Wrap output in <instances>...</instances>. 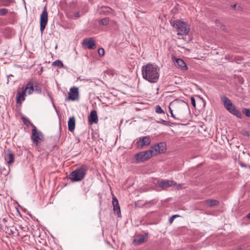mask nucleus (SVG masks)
<instances>
[{
  "mask_svg": "<svg viewBox=\"0 0 250 250\" xmlns=\"http://www.w3.org/2000/svg\"><path fill=\"white\" fill-rule=\"evenodd\" d=\"M155 111L157 113H165L164 111L162 109L160 105H157L156 106Z\"/></svg>",
  "mask_w": 250,
  "mask_h": 250,
  "instance_id": "nucleus-28",
  "label": "nucleus"
},
{
  "mask_svg": "<svg viewBox=\"0 0 250 250\" xmlns=\"http://www.w3.org/2000/svg\"><path fill=\"white\" fill-rule=\"evenodd\" d=\"M221 100L227 110L240 119L242 118V115L241 112L236 108L235 106L232 104L231 101L227 97L223 96L221 97Z\"/></svg>",
  "mask_w": 250,
  "mask_h": 250,
  "instance_id": "nucleus-4",
  "label": "nucleus"
},
{
  "mask_svg": "<svg viewBox=\"0 0 250 250\" xmlns=\"http://www.w3.org/2000/svg\"><path fill=\"white\" fill-rule=\"evenodd\" d=\"M204 203L205 205L209 207L216 206L219 203L218 200L212 199L206 200L204 201Z\"/></svg>",
  "mask_w": 250,
  "mask_h": 250,
  "instance_id": "nucleus-21",
  "label": "nucleus"
},
{
  "mask_svg": "<svg viewBox=\"0 0 250 250\" xmlns=\"http://www.w3.org/2000/svg\"><path fill=\"white\" fill-rule=\"evenodd\" d=\"M151 143V139L150 136H146L140 138L136 143V147L140 149H142L145 146H148Z\"/></svg>",
  "mask_w": 250,
  "mask_h": 250,
  "instance_id": "nucleus-11",
  "label": "nucleus"
},
{
  "mask_svg": "<svg viewBox=\"0 0 250 250\" xmlns=\"http://www.w3.org/2000/svg\"><path fill=\"white\" fill-rule=\"evenodd\" d=\"M8 10L5 8L0 9V16H3L7 13Z\"/></svg>",
  "mask_w": 250,
  "mask_h": 250,
  "instance_id": "nucleus-32",
  "label": "nucleus"
},
{
  "mask_svg": "<svg viewBox=\"0 0 250 250\" xmlns=\"http://www.w3.org/2000/svg\"><path fill=\"white\" fill-rule=\"evenodd\" d=\"M5 159L9 164H12L14 162L15 160L14 155L12 153H9L6 155Z\"/></svg>",
  "mask_w": 250,
  "mask_h": 250,
  "instance_id": "nucleus-22",
  "label": "nucleus"
},
{
  "mask_svg": "<svg viewBox=\"0 0 250 250\" xmlns=\"http://www.w3.org/2000/svg\"><path fill=\"white\" fill-rule=\"evenodd\" d=\"M242 111L247 117H250V110L249 109L244 108Z\"/></svg>",
  "mask_w": 250,
  "mask_h": 250,
  "instance_id": "nucleus-29",
  "label": "nucleus"
},
{
  "mask_svg": "<svg viewBox=\"0 0 250 250\" xmlns=\"http://www.w3.org/2000/svg\"><path fill=\"white\" fill-rule=\"evenodd\" d=\"M83 44L89 49H94L96 47L94 40L91 37L83 39Z\"/></svg>",
  "mask_w": 250,
  "mask_h": 250,
  "instance_id": "nucleus-13",
  "label": "nucleus"
},
{
  "mask_svg": "<svg viewBox=\"0 0 250 250\" xmlns=\"http://www.w3.org/2000/svg\"><path fill=\"white\" fill-rule=\"evenodd\" d=\"M172 106L174 108L175 111L181 117H183L185 112L189 111V108L188 104L183 100H176L170 104L169 107V112L171 115L173 114V110L170 106Z\"/></svg>",
  "mask_w": 250,
  "mask_h": 250,
  "instance_id": "nucleus-2",
  "label": "nucleus"
},
{
  "mask_svg": "<svg viewBox=\"0 0 250 250\" xmlns=\"http://www.w3.org/2000/svg\"><path fill=\"white\" fill-rule=\"evenodd\" d=\"M31 139L33 144L37 146L39 143L43 141L44 137L42 132L38 130L36 126H34L32 130Z\"/></svg>",
  "mask_w": 250,
  "mask_h": 250,
  "instance_id": "nucleus-6",
  "label": "nucleus"
},
{
  "mask_svg": "<svg viewBox=\"0 0 250 250\" xmlns=\"http://www.w3.org/2000/svg\"><path fill=\"white\" fill-rule=\"evenodd\" d=\"M48 21V13L46 6H45L40 16V30L42 33Z\"/></svg>",
  "mask_w": 250,
  "mask_h": 250,
  "instance_id": "nucleus-8",
  "label": "nucleus"
},
{
  "mask_svg": "<svg viewBox=\"0 0 250 250\" xmlns=\"http://www.w3.org/2000/svg\"><path fill=\"white\" fill-rule=\"evenodd\" d=\"M173 27L178 32V35H187L189 30V28L186 23L181 21H175L173 23Z\"/></svg>",
  "mask_w": 250,
  "mask_h": 250,
  "instance_id": "nucleus-5",
  "label": "nucleus"
},
{
  "mask_svg": "<svg viewBox=\"0 0 250 250\" xmlns=\"http://www.w3.org/2000/svg\"><path fill=\"white\" fill-rule=\"evenodd\" d=\"M157 123L164 125H173V123L171 124L169 122H167L162 119H160V121H157Z\"/></svg>",
  "mask_w": 250,
  "mask_h": 250,
  "instance_id": "nucleus-25",
  "label": "nucleus"
},
{
  "mask_svg": "<svg viewBox=\"0 0 250 250\" xmlns=\"http://www.w3.org/2000/svg\"><path fill=\"white\" fill-rule=\"evenodd\" d=\"M103 8L106 9L107 10V11H108L109 10H110V8H109L108 7H103Z\"/></svg>",
  "mask_w": 250,
  "mask_h": 250,
  "instance_id": "nucleus-39",
  "label": "nucleus"
},
{
  "mask_svg": "<svg viewBox=\"0 0 250 250\" xmlns=\"http://www.w3.org/2000/svg\"><path fill=\"white\" fill-rule=\"evenodd\" d=\"M53 65L58 66L59 67H62L63 66V63L60 60H57L52 63Z\"/></svg>",
  "mask_w": 250,
  "mask_h": 250,
  "instance_id": "nucleus-27",
  "label": "nucleus"
},
{
  "mask_svg": "<svg viewBox=\"0 0 250 250\" xmlns=\"http://www.w3.org/2000/svg\"><path fill=\"white\" fill-rule=\"evenodd\" d=\"M22 89L25 91V93L27 92L29 95L31 94L34 90L33 84L30 82L27 83L26 87H23Z\"/></svg>",
  "mask_w": 250,
  "mask_h": 250,
  "instance_id": "nucleus-20",
  "label": "nucleus"
},
{
  "mask_svg": "<svg viewBox=\"0 0 250 250\" xmlns=\"http://www.w3.org/2000/svg\"><path fill=\"white\" fill-rule=\"evenodd\" d=\"M242 250V248L241 247H239L238 249V250Z\"/></svg>",
  "mask_w": 250,
  "mask_h": 250,
  "instance_id": "nucleus-44",
  "label": "nucleus"
},
{
  "mask_svg": "<svg viewBox=\"0 0 250 250\" xmlns=\"http://www.w3.org/2000/svg\"><path fill=\"white\" fill-rule=\"evenodd\" d=\"M68 130L72 132L75 128V119L74 117H70L68 121Z\"/></svg>",
  "mask_w": 250,
  "mask_h": 250,
  "instance_id": "nucleus-19",
  "label": "nucleus"
},
{
  "mask_svg": "<svg viewBox=\"0 0 250 250\" xmlns=\"http://www.w3.org/2000/svg\"><path fill=\"white\" fill-rule=\"evenodd\" d=\"M79 89L76 87H71L69 92L68 93V96L65 98V101H76L79 99Z\"/></svg>",
  "mask_w": 250,
  "mask_h": 250,
  "instance_id": "nucleus-10",
  "label": "nucleus"
},
{
  "mask_svg": "<svg viewBox=\"0 0 250 250\" xmlns=\"http://www.w3.org/2000/svg\"><path fill=\"white\" fill-rule=\"evenodd\" d=\"M240 166L242 167H246V165L244 164H243V163H241L240 164Z\"/></svg>",
  "mask_w": 250,
  "mask_h": 250,
  "instance_id": "nucleus-40",
  "label": "nucleus"
},
{
  "mask_svg": "<svg viewBox=\"0 0 250 250\" xmlns=\"http://www.w3.org/2000/svg\"><path fill=\"white\" fill-rule=\"evenodd\" d=\"M87 170V167L85 165H82L79 168L72 171L70 174L69 178L72 182L80 181L84 178Z\"/></svg>",
  "mask_w": 250,
  "mask_h": 250,
  "instance_id": "nucleus-3",
  "label": "nucleus"
},
{
  "mask_svg": "<svg viewBox=\"0 0 250 250\" xmlns=\"http://www.w3.org/2000/svg\"><path fill=\"white\" fill-rule=\"evenodd\" d=\"M13 76L11 74L7 76V84L9 83V78L10 77H13Z\"/></svg>",
  "mask_w": 250,
  "mask_h": 250,
  "instance_id": "nucleus-37",
  "label": "nucleus"
},
{
  "mask_svg": "<svg viewBox=\"0 0 250 250\" xmlns=\"http://www.w3.org/2000/svg\"><path fill=\"white\" fill-rule=\"evenodd\" d=\"M75 17L77 18H78L79 17H81V15L79 13V12H77L75 14Z\"/></svg>",
  "mask_w": 250,
  "mask_h": 250,
  "instance_id": "nucleus-36",
  "label": "nucleus"
},
{
  "mask_svg": "<svg viewBox=\"0 0 250 250\" xmlns=\"http://www.w3.org/2000/svg\"><path fill=\"white\" fill-rule=\"evenodd\" d=\"M141 237L138 238H135L132 241V244L134 246H138L145 241L148 238V235H140Z\"/></svg>",
  "mask_w": 250,
  "mask_h": 250,
  "instance_id": "nucleus-17",
  "label": "nucleus"
},
{
  "mask_svg": "<svg viewBox=\"0 0 250 250\" xmlns=\"http://www.w3.org/2000/svg\"><path fill=\"white\" fill-rule=\"evenodd\" d=\"M26 93L22 89L21 91H19L16 96V102L17 104H21L25 98Z\"/></svg>",
  "mask_w": 250,
  "mask_h": 250,
  "instance_id": "nucleus-16",
  "label": "nucleus"
},
{
  "mask_svg": "<svg viewBox=\"0 0 250 250\" xmlns=\"http://www.w3.org/2000/svg\"><path fill=\"white\" fill-rule=\"evenodd\" d=\"M46 235H38V237L39 238H41V239H43L44 238V237Z\"/></svg>",
  "mask_w": 250,
  "mask_h": 250,
  "instance_id": "nucleus-38",
  "label": "nucleus"
},
{
  "mask_svg": "<svg viewBox=\"0 0 250 250\" xmlns=\"http://www.w3.org/2000/svg\"><path fill=\"white\" fill-rule=\"evenodd\" d=\"M173 186L175 188H176L177 189H180L182 187V185L180 184H177L176 182H175L174 181V184L173 185Z\"/></svg>",
  "mask_w": 250,
  "mask_h": 250,
  "instance_id": "nucleus-33",
  "label": "nucleus"
},
{
  "mask_svg": "<svg viewBox=\"0 0 250 250\" xmlns=\"http://www.w3.org/2000/svg\"><path fill=\"white\" fill-rule=\"evenodd\" d=\"M247 217L248 219H250V212L247 215Z\"/></svg>",
  "mask_w": 250,
  "mask_h": 250,
  "instance_id": "nucleus-41",
  "label": "nucleus"
},
{
  "mask_svg": "<svg viewBox=\"0 0 250 250\" xmlns=\"http://www.w3.org/2000/svg\"><path fill=\"white\" fill-rule=\"evenodd\" d=\"M142 75L145 80L155 83L159 78V68L156 65L148 63L142 67Z\"/></svg>",
  "mask_w": 250,
  "mask_h": 250,
  "instance_id": "nucleus-1",
  "label": "nucleus"
},
{
  "mask_svg": "<svg viewBox=\"0 0 250 250\" xmlns=\"http://www.w3.org/2000/svg\"><path fill=\"white\" fill-rule=\"evenodd\" d=\"M110 237H111L112 238V239H113V240H114V238L112 237V235H109Z\"/></svg>",
  "mask_w": 250,
  "mask_h": 250,
  "instance_id": "nucleus-45",
  "label": "nucleus"
},
{
  "mask_svg": "<svg viewBox=\"0 0 250 250\" xmlns=\"http://www.w3.org/2000/svg\"><path fill=\"white\" fill-rule=\"evenodd\" d=\"M174 184V181L169 180H161L157 183V186L165 189L169 187H172Z\"/></svg>",
  "mask_w": 250,
  "mask_h": 250,
  "instance_id": "nucleus-12",
  "label": "nucleus"
},
{
  "mask_svg": "<svg viewBox=\"0 0 250 250\" xmlns=\"http://www.w3.org/2000/svg\"><path fill=\"white\" fill-rule=\"evenodd\" d=\"M98 53L100 56L102 57V56H104V48H99L98 50Z\"/></svg>",
  "mask_w": 250,
  "mask_h": 250,
  "instance_id": "nucleus-31",
  "label": "nucleus"
},
{
  "mask_svg": "<svg viewBox=\"0 0 250 250\" xmlns=\"http://www.w3.org/2000/svg\"><path fill=\"white\" fill-rule=\"evenodd\" d=\"M112 204L114 207V211L117 212L118 217H121V213L120 210V207L119 205L118 201L117 199L114 196L112 198Z\"/></svg>",
  "mask_w": 250,
  "mask_h": 250,
  "instance_id": "nucleus-15",
  "label": "nucleus"
},
{
  "mask_svg": "<svg viewBox=\"0 0 250 250\" xmlns=\"http://www.w3.org/2000/svg\"><path fill=\"white\" fill-rule=\"evenodd\" d=\"M167 148V145L165 142H161L152 146L150 150L153 156L157 155L158 154L162 153L165 152Z\"/></svg>",
  "mask_w": 250,
  "mask_h": 250,
  "instance_id": "nucleus-7",
  "label": "nucleus"
},
{
  "mask_svg": "<svg viewBox=\"0 0 250 250\" xmlns=\"http://www.w3.org/2000/svg\"><path fill=\"white\" fill-rule=\"evenodd\" d=\"M231 7L232 8H234L236 7V5L235 4L232 5H231Z\"/></svg>",
  "mask_w": 250,
  "mask_h": 250,
  "instance_id": "nucleus-42",
  "label": "nucleus"
},
{
  "mask_svg": "<svg viewBox=\"0 0 250 250\" xmlns=\"http://www.w3.org/2000/svg\"><path fill=\"white\" fill-rule=\"evenodd\" d=\"M22 120L23 121V122L24 123V124L26 125H31L33 126V127L34 128V126H35L30 121H29L27 118H26L25 117H22Z\"/></svg>",
  "mask_w": 250,
  "mask_h": 250,
  "instance_id": "nucleus-26",
  "label": "nucleus"
},
{
  "mask_svg": "<svg viewBox=\"0 0 250 250\" xmlns=\"http://www.w3.org/2000/svg\"><path fill=\"white\" fill-rule=\"evenodd\" d=\"M180 216L179 215H178V214H175V215H173L172 216H171L169 218V223L171 224L173 223L174 220L176 218H178V217H180Z\"/></svg>",
  "mask_w": 250,
  "mask_h": 250,
  "instance_id": "nucleus-30",
  "label": "nucleus"
},
{
  "mask_svg": "<svg viewBox=\"0 0 250 250\" xmlns=\"http://www.w3.org/2000/svg\"><path fill=\"white\" fill-rule=\"evenodd\" d=\"M13 2V0H2L0 2V5L4 6H8Z\"/></svg>",
  "mask_w": 250,
  "mask_h": 250,
  "instance_id": "nucleus-23",
  "label": "nucleus"
},
{
  "mask_svg": "<svg viewBox=\"0 0 250 250\" xmlns=\"http://www.w3.org/2000/svg\"><path fill=\"white\" fill-rule=\"evenodd\" d=\"M109 21V19L108 18H106L103 19L99 21V23L101 25H106L108 24Z\"/></svg>",
  "mask_w": 250,
  "mask_h": 250,
  "instance_id": "nucleus-24",
  "label": "nucleus"
},
{
  "mask_svg": "<svg viewBox=\"0 0 250 250\" xmlns=\"http://www.w3.org/2000/svg\"><path fill=\"white\" fill-rule=\"evenodd\" d=\"M175 63V64L180 67L183 70H187L188 69L186 63L181 59H176Z\"/></svg>",
  "mask_w": 250,
  "mask_h": 250,
  "instance_id": "nucleus-18",
  "label": "nucleus"
},
{
  "mask_svg": "<svg viewBox=\"0 0 250 250\" xmlns=\"http://www.w3.org/2000/svg\"><path fill=\"white\" fill-rule=\"evenodd\" d=\"M190 100H191V104H192V105L194 107H195L196 106V102H195V100L194 98V97H191L190 98Z\"/></svg>",
  "mask_w": 250,
  "mask_h": 250,
  "instance_id": "nucleus-34",
  "label": "nucleus"
},
{
  "mask_svg": "<svg viewBox=\"0 0 250 250\" xmlns=\"http://www.w3.org/2000/svg\"><path fill=\"white\" fill-rule=\"evenodd\" d=\"M88 122L90 125L94 123L97 124L98 122L97 113L96 110H93L91 111L90 115L88 117Z\"/></svg>",
  "mask_w": 250,
  "mask_h": 250,
  "instance_id": "nucleus-14",
  "label": "nucleus"
},
{
  "mask_svg": "<svg viewBox=\"0 0 250 250\" xmlns=\"http://www.w3.org/2000/svg\"><path fill=\"white\" fill-rule=\"evenodd\" d=\"M171 116L176 120H180V118L179 117H176L174 114H172V115H171Z\"/></svg>",
  "mask_w": 250,
  "mask_h": 250,
  "instance_id": "nucleus-35",
  "label": "nucleus"
},
{
  "mask_svg": "<svg viewBox=\"0 0 250 250\" xmlns=\"http://www.w3.org/2000/svg\"><path fill=\"white\" fill-rule=\"evenodd\" d=\"M50 237L54 240V236L53 235H50Z\"/></svg>",
  "mask_w": 250,
  "mask_h": 250,
  "instance_id": "nucleus-43",
  "label": "nucleus"
},
{
  "mask_svg": "<svg viewBox=\"0 0 250 250\" xmlns=\"http://www.w3.org/2000/svg\"><path fill=\"white\" fill-rule=\"evenodd\" d=\"M153 156L151 151L149 149L136 154L135 159L138 162H140L147 160Z\"/></svg>",
  "mask_w": 250,
  "mask_h": 250,
  "instance_id": "nucleus-9",
  "label": "nucleus"
}]
</instances>
